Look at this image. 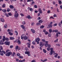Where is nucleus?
Returning <instances> with one entry per match:
<instances>
[{
	"label": "nucleus",
	"mask_w": 62,
	"mask_h": 62,
	"mask_svg": "<svg viewBox=\"0 0 62 62\" xmlns=\"http://www.w3.org/2000/svg\"><path fill=\"white\" fill-rule=\"evenodd\" d=\"M50 55H52L53 54V52L54 53V48H51L50 49Z\"/></svg>",
	"instance_id": "obj_1"
},
{
	"label": "nucleus",
	"mask_w": 62,
	"mask_h": 62,
	"mask_svg": "<svg viewBox=\"0 0 62 62\" xmlns=\"http://www.w3.org/2000/svg\"><path fill=\"white\" fill-rule=\"evenodd\" d=\"M12 54V52H8V53H7L6 54V56H9L11 54Z\"/></svg>",
	"instance_id": "obj_2"
},
{
	"label": "nucleus",
	"mask_w": 62,
	"mask_h": 62,
	"mask_svg": "<svg viewBox=\"0 0 62 62\" xmlns=\"http://www.w3.org/2000/svg\"><path fill=\"white\" fill-rule=\"evenodd\" d=\"M14 16L15 17H18L19 16V14L18 13L17 11H16L14 15Z\"/></svg>",
	"instance_id": "obj_3"
},
{
	"label": "nucleus",
	"mask_w": 62,
	"mask_h": 62,
	"mask_svg": "<svg viewBox=\"0 0 62 62\" xmlns=\"http://www.w3.org/2000/svg\"><path fill=\"white\" fill-rule=\"evenodd\" d=\"M51 45H50V44H49L48 45V47L47 48V51H49L51 49Z\"/></svg>",
	"instance_id": "obj_4"
},
{
	"label": "nucleus",
	"mask_w": 62,
	"mask_h": 62,
	"mask_svg": "<svg viewBox=\"0 0 62 62\" xmlns=\"http://www.w3.org/2000/svg\"><path fill=\"white\" fill-rule=\"evenodd\" d=\"M5 44L6 45H9L10 44L9 42L6 41L5 42Z\"/></svg>",
	"instance_id": "obj_5"
},
{
	"label": "nucleus",
	"mask_w": 62,
	"mask_h": 62,
	"mask_svg": "<svg viewBox=\"0 0 62 62\" xmlns=\"http://www.w3.org/2000/svg\"><path fill=\"white\" fill-rule=\"evenodd\" d=\"M35 41L36 42H39V41H40V39H39V38H36L35 40Z\"/></svg>",
	"instance_id": "obj_6"
},
{
	"label": "nucleus",
	"mask_w": 62,
	"mask_h": 62,
	"mask_svg": "<svg viewBox=\"0 0 62 62\" xmlns=\"http://www.w3.org/2000/svg\"><path fill=\"white\" fill-rule=\"evenodd\" d=\"M52 26L53 25H49L47 27V28H51Z\"/></svg>",
	"instance_id": "obj_7"
},
{
	"label": "nucleus",
	"mask_w": 62,
	"mask_h": 62,
	"mask_svg": "<svg viewBox=\"0 0 62 62\" xmlns=\"http://www.w3.org/2000/svg\"><path fill=\"white\" fill-rule=\"evenodd\" d=\"M31 31L32 33H33V34L35 33V30H34V29H31Z\"/></svg>",
	"instance_id": "obj_8"
},
{
	"label": "nucleus",
	"mask_w": 62,
	"mask_h": 62,
	"mask_svg": "<svg viewBox=\"0 0 62 62\" xmlns=\"http://www.w3.org/2000/svg\"><path fill=\"white\" fill-rule=\"evenodd\" d=\"M27 45H28V48H30V43H28L27 44Z\"/></svg>",
	"instance_id": "obj_9"
},
{
	"label": "nucleus",
	"mask_w": 62,
	"mask_h": 62,
	"mask_svg": "<svg viewBox=\"0 0 62 62\" xmlns=\"http://www.w3.org/2000/svg\"><path fill=\"white\" fill-rule=\"evenodd\" d=\"M45 42H46V44H45V47H47V46L48 47V45H49V44H48V41H46Z\"/></svg>",
	"instance_id": "obj_10"
},
{
	"label": "nucleus",
	"mask_w": 62,
	"mask_h": 62,
	"mask_svg": "<svg viewBox=\"0 0 62 62\" xmlns=\"http://www.w3.org/2000/svg\"><path fill=\"white\" fill-rule=\"evenodd\" d=\"M25 36V35L24 34L22 35L21 36V39H23V38H24V37Z\"/></svg>",
	"instance_id": "obj_11"
},
{
	"label": "nucleus",
	"mask_w": 62,
	"mask_h": 62,
	"mask_svg": "<svg viewBox=\"0 0 62 62\" xmlns=\"http://www.w3.org/2000/svg\"><path fill=\"white\" fill-rule=\"evenodd\" d=\"M28 9H29V10L31 11H33V9H32V8H30V7H28Z\"/></svg>",
	"instance_id": "obj_12"
},
{
	"label": "nucleus",
	"mask_w": 62,
	"mask_h": 62,
	"mask_svg": "<svg viewBox=\"0 0 62 62\" xmlns=\"http://www.w3.org/2000/svg\"><path fill=\"white\" fill-rule=\"evenodd\" d=\"M21 27H22V29H24V28H25V27L23 25H21Z\"/></svg>",
	"instance_id": "obj_13"
},
{
	"label": "nucleus",
	"mask_w": 62,
	"mask_h": 62,
	"mask_svg": "<svg viewBox=\"0 0 62 62\" xmlns=\"http://www.w3.org/2000/svg\"><path fill=\"white\" fill-rule=\"evenodd\" d=\"M16 55V54H15V53L14 52L12 54V56H13L14 57V56H15Z\"/></svg>",
	"instance_id": "obj_14"
},
{
	"label": "nucleus",
	"mask_w": 62,
	"mask_h": 62,
	"mask_svg": "<svg viewBox=\"0 0 62 62\" xmlns=\"http://www.w3.org/2000/svg\"><path fill=\"white\" fill-rule=\"evenodd\" d=\"M0 20L1 22H4L5 21L4 20L3 18H1L0 19Z\"/></svg>",
	"instance_id": "obj_15"
},
{
	"label": "nucleus",
	"mask_w": 62,
	"mask_h": 62,
	"mask_svg": "<svg viewBox=\"0 0 62 62\" xmlns=\"http://www.w3.org/2000/svg\"><path fill=\"white\" fill-rule=\"evenodd\" d=\"M27 18H28V19H31L32 18V17H31L29 15H28L27 17Z\"/></svg>",
	"instance_id": "obj_16"
},
{
	"label": "nucleus",
	"mask_w": 62,
	"mask_h": 62,
	"mask_svg": "<svg viewBox=\"0 0 62 62\" xmlns=\"http://www.w3.org/2000/svg\"><path fill=\"white\" fill-rule=\"evenodd\" d=\"M25 54H30V52L29 51H26L25 53Z\"/></svg>",
	"instance_id": "obj_17"
},
{
	"label": "nucleus",
	"mask_w": 62,
	"mask_h": 62,
	"mask_svg": "<svg viewBox=\"0 0 62 62\" xmlns=\"http://www.w3.org/2000/svg\"><path fill=\"white\" fill-rule=\"evenodd\" d=\"M53 32H55L56 33H57L58 32V30H54L52 31Z\"/></svg>",
	"instance_id": "obj_18"
},
{
	"label": "nucleus",
	"mask_w": 62,
	"mask_h": 62,
	"mask_svg": "<svg viewBox=\"0 0 62 62\" xmlns=\"http://www.w3.org/2000/svg\"><path fill=\"white\" fill-rule=\"evenodd\" d=\"M39 46L41 47L43 46V45L42 44V42H40V43L39 44Z\"/></svg>",
	"instance_id": "obj_19"
},
{
	"label": "nucleus",
	"mask_w": 62,
	"mask_h": 62,
	"mask_svg": "<svg viewBox=\"0 0 62 62\" xmlns=\"http://www.w3.org/2000/svg\"><path fill=\"white\" fill-rule=\"evenodd\" d=\"M9 39L10 40H13V39H14V38L12 37H10Z\"/></svg>",
	"instance_id": "obj_20"
},
{
	"label": "nucleus",
	"mask_w": 62,
	"mask_h": 62,
	"mask_svg": "<svg viewBox=\"0 0 62 62\" xmlns=\"http://www.w3.org/2000/svg\"><path fill=\"white\" fill-rule=\"evenodd\" d=\"M39 23H43V20H39Z\"/></svg>",
	"instance_id": "obj_21"
},
{
	"label": "nucleus",
	"mask_w": 62,
	"mask_h": 62,
	"mask_svg": "<svg viewBox=\"0 0 62 62\" xmlns=\"http://www.w3.org/2000/svg\"><path fill=\"white\" fill-rule=\"evenodd\" d=\"M5 39L6 41H9V38L7 37Z\"/></svg>",
	"instance_id": "obj_22"
},
{
	"label": "nucleus",
	"mask_w": 62,
	"mask_h": 62,
	"mask_svg": "<svg viewBox=\"0 0 62 62\" xmlns=\"http://www.w3.org/2000/svg\"><path fill=\"white\" fill-rule=\"evenodd\" d=\"M15 34H16V36H17V35H18V32L16 31H15Z\"/></svg>",
	"instance_id": "obj_23"
},
{
	"label": "nucleus",
	"mask_w": 62,
	"mask_h": 62,
	"mask_svg": "<svg viewBox=\"0 0 62 62\" xmlns=\"http://www.w3.org/2000/svg\"><path fill=\"white\" fill-rule=\"evenodd\" d=\"M36 25L37 26H39V25H40V23L39 22V23H37L36 24Z\"/></svg>",
	"instance_id": "obj_24"
},
{
	"label": "nucleus",
	"mask_w": 62,
	"mask_h": 62,
	"mask_svg": "<svg viewBox=\"0 0 62 62\" xmlns=\"http://www.w3.org/2000/svg\"><path fill=\"white\" fill-rule=\"evenodd\" d=\"M2 11L3 12H4V13H6V11H7V10L6 9H3L2 10Z\"/></svg>",
	"instance_id": "obj_25"
},
{
	"label": "nucleus",
	"mask_w": 62,
	"mask_h": 62,
	"mask_svg": "<svg viewBox=\"0 0 62 62\" xmlns=\"http://www.w3.org/2000/svg\"><path fill=\"white\" fill-rule=\"evenodd\" d=\"M10 8H14L13 6L12 5H10Z\"/></svg>",
	"instance_id": "obj_26"
},
{
	"label": "nucleus",
	"mask_w": 62,
	"mask_h": 62,
	"mask_svg": "<svg viewBox=\"0 0 62 62\" xmlns=\"http://www.w3.org/2000/svg\"><path fill=\"white\" fill-rule=\"evenodd\" d=\"M62 23V20L61 22V23H59L58 24L60 26H61L60 25Z\"/></svg>",
	"instance_id": "obj_27"
},
{
	"label": "nucleus",
	"mask_w": 62,
	"mask_h": 62,
	"mask_svg": "<svg viewBox=\"0 0 62 62\" xmlns=\"http://www.w3.org/2000/svg\"><path fill=\"white\" fill-rule=\"evenodd\" d=\"M49 32L50 33H51L52 32V30L51 29H50L49 30Z\"/></svg>",
	"instance_id": "obj_28"
},
{
	"label": "nucleus",
	"mask_w": 62,
	"mask_h": 62,
	"mask_svg": "<svg viewBox=\"0 0 62 62\" xmlns=\"http://www.w3.org/2000/svg\"><path fill=\"white\" fill-rule=\"evenodd\" d=\"M5 15L6 17H9V16H8V14L5 13Z\"/></svg>",
	"instance_id": "obj_29"
},
{
	"label": "nucleus",
	"mask_w": 62,
	"mask_h": 62,
	"mask_svg": "<svg viewBox=\"0 0 62 62\" xmlns=\"http://www.w3.org/2000/svg\"><path fill=\"white\" fill-rule=\"evenodd\" d=\"M19 58H21L23 59V57L22 56H20L19 57Z\"/></svg>",
	"instance_id": "obj_30"
},
{
	"label": "nucleus",
	"mask_w": 62,
	"mask_h": 62,
	"mask_svg": "<svg viewBox=\"0 0 62 62\" xmlns=\"http://www.w3.org/2000/svg\"><path fill=\"white\" fill-rule=\"evenodd\" d=\"M28 38H27V37H26V36H25L24 38V39L25 40H26V39H27Z\"/></svg>",
	"instance_id": "obj_31"
},
{
	"label": "nucleus",
	"mask_w": 62,
	"mask_h": 62,
	"mask_svg": "<svg viewBox=\"0 0 62 62\" xmlns=\"http://www.w3.org/2000/svg\"><path fill=\"white\" fill-rule=\"evenodd\" d=\"M8 34H9V35H10L11 36H12L13 35V33H12L10 32H9Z\"/></svg>",
	"instance_id": "obj_32"
},
{
	"label": "nucleus",
	"mask_w": 62,
	"mask_h": 62,
	"mask_svg": "<svg viewBox=\"0 0 62 62\" xmlns=\"http://www.w3.org/2000/svg\"><path fill=\"white\" fill-rule=\"evenodd\" d=\"M8 14L9 16H12V14L10 13H8Z\"/></svg>",
	"instance_id": "obj_33"
},
{
	"label": "nucleus",
	"mask_w": 62,
	"mask_h": 62,
	"mask_svg": "<svg viewBox=\"0 0 62 62\" xmlns=\"http://www.w3.org/2000/svg\"><path fill=\"white\" fill-rule=\"evenodd\" d=\"M2 8H5V7H6V5L5 4H3L2 6Z\"/></svg>",
	"instance_id": "obj_34"
},
{
	"label": "nucleus",
	"mask_w": 62,
	"mask_h": 62,
	"mask_svg": "<svg viewBox=\"0 0 62 62\" xmlns=\"http://www.w3.org/2000/svg\"><path fill=\"white\" fill-rule=\"evenodd\" d=\"M7 12H9V11H10V9L9 8H8L7 9Z\"/></svg>",
	"instance_id": "obj_35"
},
{
	"label": "nucleus",
	"mask_w": 62,
	"mask_h": 62,
	"mask_svg": "<svg viewBox=\"0 0 62 62\" xmlns=\"http://www.w3.org/2000/svg\"><path fill=\"white\" fill-rule=\"evenodd\" d=\"M44 26L43 25H41L40 26V28H44Z\"/></svg>",
	"instance_id": "obj_36"
},
{
	"label": "nucleus",
	"mask_w": 62,
	"mask_h": 62,
	"mask_svg": "<svg viewBox=\"0 0 62 62\" xmlns=\"http://www.w3.org/2000/svg\"><path fill=\"white\" fill-rule=\"evenodd\" d=\"M43 51L44 52V53H46V50H45L44 49H43Z\"/></svg>",
	"instance_id": "obj_37"
},
{
	"label": "nucleus",
	"mask_w": 62,
	"mask_h": 62,
	"mask_svg": "<svg viewBox=\"0 0 62 62\" xmlns=\"http://www.w3.org/2000/svg\"><path fill=\"white\" fill-rule=\"evenodd\" d=\"M17 43H18V44L20 45L21 44V41L20 40H19Z\"/></svg>",
	"instance_id": "obj_38"
},
{
	"label": "nucleus",
	"mask_w": 62,
	"mask_h": 62,
	"mask_svg": "<svg viewBox=\"0 0 62 62\" xmlns=\"http://www.w3.org/2000/svg\"><path fill=\"white\" fill-rule=\"evenodd\" d=\"M32 43L33 44H34V45H35V41H33L32 42Z\"/></svg>",
	"instance_id": "obj_39"
},
{
	"label": "nucleus",
	"mask_w": 62,
	"mask_h": 62,
	"mask_svg": "<svg viewBox=\"0 0 62 62\" xmlns=\"http://www.w3.org/2000/svg\"><path fill=\"white\" fill-rule=\"evenodd\" d=\"M22 24H25V21H24L23 22H22Z\"/></svg>",
	"instance_id": "obj_40"
},
{
	"label": "nucleus",
	"mask_w": 62,
	"mask_h": 62,
	"mask_svg": "<svg viewBox=\"0 0 62 62\" xmlns=\"http://www.w3.org/2000/svg\"><path fill=\"white\" fill-rule=\"evenodd\" d=\"M19 40L18 39H16V40L15 42H16V43H18V41Z\"/></svg>",
	"instance_id": "obj_41"
},
{
	"label": "nucleus",
	"mask_w": 62,
	"mask_h": 62,
	"mask_svg": "<svg viewBox=\"0 0 62 62\" xmlns=\"http://www.w3.org/2000/svg\"><path fill=\"white\" fill-rule=\"evenodd\" d=\"M4 27L5 28H7V27H8V26H7V25L5 24L4 25Z\"/></svg>",
	"instance_id": "obj_42"
},
{
	"label": "nucleus",
	"mask_w": 62,
	"mask_h": 62,
	"mask_svg": "<svg viewBox=\"0 0 62 62\" xmlns=\"http://www.w3.org/2000/svg\"><path fill=\"white\" fill-rule=\"evenodd\" d=\"M57 55H58V54L57 53H56V55L54 56L55 57H57Z\"/></svg>",
	"instance_id": "obj_43"
},
{
	"label": "nucleus",
	"mask_w": 62,
	"mask_h": 62,
	"mask_svg": "<svg viewBox=\"0 0 62 62\" xmlns=\"http://www.w3.org/2000/svg\"><path fill=\"white\" fill-rule=\"evenodd\" d=\"M45 35H47V34H48V32H47V31H46L45 32Z\"/></svg>",
	"instance_id": "obj_44"
},
{
	"label": "nucleus",
	"mask_w": 62,
	"mask_h": 62,
	"mask_svg": "<svg viewBox=\"0 0 62 62\" xmlns=\"http://www.w3.org/2000/svg\"><path fill=\"white\" fill-rule=\"evenodd\" d=\"M2 52L4 54H6V52L4 50H2Z\"/></svg>",
	"instance_id": "obj_45"
},
{
	"label": "nucleus",
	"mask_w": 62,
	"mask_h": 62,
	"mask_svg": "<svg viewBox=\"0 0 62 62\" xmlns=\"http://www.w3.org/2000/svg\"><path fill=\"white\" fill-rule=\"evenodd\" d=\"M56 16H57V15H56V14H54L53 16V17H56Z\"/></svg>",
	"instance_id": "obj_46"
},
{
	"label": "nucleus",
	"mask_w": 62,
	"mask_h": 62,
	"mask_svg": "<svg viewBox=\"0 0 62 62\" xmlns=\"http://www.w3.org/2000/svg\"><path fill=\"white\" fill-rule=\"evenodd\" d=\"M0 49H1V50H3V47L2 46H0Z\"/></svg>",
	"instance_id": "obj_47"
},
{
	"label": "nucleus",
	"mask_w": 62,
	"mask_h": 62,
	"mask_svg": "<svg viewBox=\"0 0 62 62\" xmlns=\"http://www.w3.org/2000/svg\"><path fill=\"white\" fill-rule=\"evenodd\" d=\"M48 36L49 37H51V34H49L48 35Z\"/></svg>",
	"instance_id": "obj_48"
},
{
	"label": "nucleus",
	"mask_w": 62,
	"mask_h": 62,
	"mask_svg": "<svg viewBox=\"0 0 62 62\" xmlns=\"http://www.w3.org/2000/svg\"><path fill=\"white\" fill-rule=\"evenodd\" d=\"M2 41H3V42H4V41H5V40H6V39L3 38L2 39Z\"/></svg>",
	"instance_id": "obj_49"
},
{
	"label": "nucleus",
	"mask_w": 62,
	"mask_h": 62,
	"mask_svg": "<svg viewBox=\"0 0 62 62\" xmlns=\"http://www.w3.org/2000/svg\"><path fill=\"white\" fill-rule=\"evenodd\" d=\"M57 41H58V39H57L56 40H55L54 41V42H57Z\"/></svg>",
	"instance_id": "obj_50"
},
{
	"label": "nucleus",
	"mask_w": 62,
	"mask_h": 62,
	"mask_svg": "<svg viewBox=\"0 0 62 62\" xmlns=\"http://www.w3.org/2000/svg\"><path fill=\"white\" fill-rule=\"evenodd\" d=\"M34 8H38V7H37V5H35L34 6Z\"/></svg>",
	"instance_id": "obj_51"
},
{
	"label": "nucleus",
	"mask_w": 62,
	"mask_h": 62,
	"mask_svg": "<svg viewBox=\"0 0 62 62\" xmlns=\"http://www.w3.org/2000/svg\"><path fill=\"white\" fill-rule=\"evenodd\" d=\"M10 48H12L13 47V46H10Z\"/></svg>",
	"instance_id": "obj_52"
},
{
	"label": "nucleus",
	"mask_w": 62,
	"mask_h": 62,
	"mask_svg": "<svg viewBox=\"0 0 62 62\" xmlns=\"http://www.w3.org/2000/svg\"><path fill=\"white\" fill-rule=\"evenodd\" d=\"M20 54L19 53H18L17 54V56H20Z\"/></svg>",
	"instance_id": "obj_53"
},
{
	"label": "nucleus",
	"mask_w": 62,
	"mask_h": 62,
	"mask_svg": "<svg viewBox=\"0 0 62 62\" xmlns=\"http://www.w3.org/2000/svg\"><path fill=\"white\" fill-rule=\"evenodd\" d=\"M47 13H51V11H50V10H49L47 11Z\"/></svg>",
	"instance_id": "obj_54"
},
{
	"label": "nucleus",
	"mask_w": 62,
	"mask_h": 62,
	"mask_svg": "<svg viewBox=\"0 0 62 62\" xmlns=\"http://www.w3.org/2000/svg\"><path fill=\"white\" fill-rule=\"evenodd\" d=\"M57 25V23H55L54 24V25H53V26H56Z\"/></svg>",
	"instance_id": "obj_55"
},
{
	"label": "nucleus",
	"mask_w": 62,
	"mask_h": 62,
	"mask_svg": "<svg viewBox=\"0 0 62 62\" xmlns=\"http://www.w3.org/2000/svg\"><path fill=\"white\" fill-rule=\"evenodd\" d=\"M16 50L17 49H18V46H16Z\"/></svg>",
	"instance_id": "obj_56"
},
{
	"label": "nucleus",
	"mask_w": 62,
	"mask_h": 62,
	"mask_svg": "<svg viewBox=\"0 0 62 62\" xmlns=\"http://www.w3.org/2000/svg\"><path fill=\"white\" fill-rule=\"evenodd\" d=\"M42 41L43 42H46V41H45V40L44 39H42Z\"/></svg>",
	"instance_id": "obj_57"
},
{
	"label": "nucleus",
	"mask_w": 62,
	"mask_h": 62,
	"mask_svg": "<svg viewBox=\"0 0 62 62\" xmlns=\"http://www.w3.org/2000/svg\"><path fill=\"white\" fill-rule=\"evenodd\" d=\"M20 15L21 16H24V15L23 14H21Z\"/></svg>",
	"instance_id": "obj_58"
},
{
	"label": "nucleus",
	"mask_w": 62,
	"mask_h": 62,
	"mask_svg": "<svg viewBox=\"0 0 62 62\" xmlns=\"http://www.w3.org/2000/svg\"><path fill=\"white\" fill-rule=\"evenodd\" d=\"M6 53H9V50H7L6 51Z\"/></svg>",
	"instance_id": "obj_59"
},
{
	"label": "nucleus",
	"mask_w": 62,
	"mask_h": 62,
	"mask_svg": "<svg viewBox=\"0 0 62 62\" xmlns=\"http://www.w3.org/2000/svg\"><path fill=\"white\" fill-rule=\"evenodd\" d=\"M62 3V2L61 1H59V3L60 4H61Z\"/></svg>",
	"instance_id": "obj_60"
},
{
	"label": "nucleus",
	"mask_w": 62,
	"mask_h": 62,
	"mask_svg": "<svg viewBox=\"0 0 62 62\" xmlns=\"http://www.w3.org/2000/svg\"><path fill=\"white\" fill-rule=\"evenodd\" d=\"M40 19V17H39L37 19L38 20H39Z\"/></svg>",
	"instance_id": "obj_61"
},
{
	"label": "nucleus",
	"mask_w": 62,
	"mask_h": 62,
	"mask_svg": "<svg viewBox=\"0 0 62 62\" xmlns=\"http://www.w3.org/2000/svg\"><path fill=\"white\" fill-rule=\"evenodd\" d=\"M0 54L1 55H2V56L4 55V54L2 53H0Z\"/></svg>",
	"instance_id": "obj_62"
},
{
	"label": "nucleus",
	"mask_w": 62,
	"mask_h": 62,
	"mask_svg": "<svg viewBox=\"0 0 62 62\" xmlns=\"http://www.w3.org/2000/svg\"><path fill=\"white\" fill-rule=\"evenodd\" d=\"M31 62H36V61L35 60H33L31 61Z\"/></svg>",
	"instance_id": "obj_63"
},
{
	"label": "nucleus",
	"mask_w": 62,
	"mask_h": 62,
	"mask_svg": "<svg viewBox=\"0 0 62 62\" xmlns=\"http://www.w3.org/2000/svg\"><path fill=\"white\" fill-rule=\"evenodd\" d=\"M25 61V60L24 59L23 60L21 61V62H24Z\"/></svg>",
	"instance_id": "obj_64"
}]
</instances>
